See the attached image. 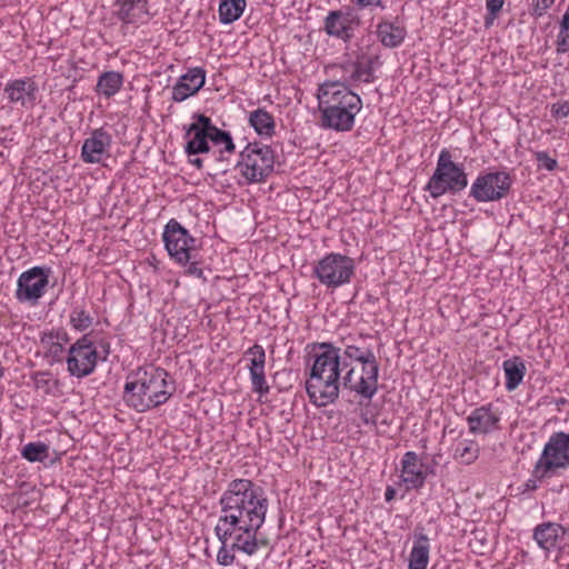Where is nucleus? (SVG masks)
<instances>
[{"label":"nucleus","instance_id":"nucleus-1","mask_svg":"<svg viewBox=\"0 0 569 569\" xmlns=\"http://www.w3.org/2000/svg\"><path fill=\"white\" fill-rule=\"evenodd\" d=\"M220 521L234 535L232 548L253 556L267 540H258L257 532L266 521L268 498L263 489L249 479H234L219 499Z\"/></svg>","mask_w":569,"mask_h":569},{"label":"nucleus","instance_id":"nucleus-2","mask_svg":"<svg viewBox=\"0 0 569 569\" xmlns=\"http://www.w3.org/2000/svg\"><path fill=\"white\" fill-rule=\"evenodd\" d=\"M313 350L306 391L310 402L320 408L339 398L341 372L349 367V362L341 361V348L332 342L315 343Z\"/></svg>","mask_w":569,"mask_h":569},{"label":"nucleus","instance_id":"nucleus-3","mask_svg":"<svg viewBox=\"0 0 569 569\" xmlns=\"http://www.w3.org/2000/svg\"><path fill=\"white\" fill-rule=\"evenodd\" d=\"M321 126L336 131H350L362 108L361 98L341 80L326 81L318 89Z\"/></svg>","mask_w":569,"mask_h":569},{"label":"nucleus","instance_id":"nucleus-4","mask_svg":"<svg viewBox=\"0 0 569 569\" xmlns=\"http://www.w3.org/2000/svg\"><path fill=\"white\" fill-rule=\"evenodd\" d=\"M169 373L162 368H139L127 377L123 391L126 403L138 412H146L168 401L174 388H170Z\"/></svg>","mask_w":569,"mask_h":569},{"label":"nucleus","instance_id":"nucleus-5","mask_svg":"<svg viewBox=\"0 0 569 569\" xmlns=\"http://www.w3.org/2000/svg\"><path fill=\"white\" fill-rule=\"evenodd\" d=\"M468 186V177L462 164L455 163L448 149H442L437 160V167L430 177L426 190L433 199L448 192L459 193Z\"/></svg>","mask_w":569,"mask_h":569},{"label":"nucleus","instance_id":"nucleus-6","mask_svg":"<svg viewBox=\"0 0 569 569\" xmlns=\"http://www.w3.org/2000/svg\"><path fill=\"white\" fill-rule=\"evenodd\" d=\"M355 272L356 262L352 258L330 252L315 263L312 277L328 289H336L349 283Z\"/></svg>","mask_w":569,"mask_h":569},{"label":"nucleus","instance_id":"nucleus-7","mask_svg":"<svg viewBox=\"0 0 569 569\" xmlns=\"http://www.w3.org/2000/svg\"><path fill=\"white\" fill-rule=\"evenodd\" d=\"M237 166L250 183L262 182L273 171L274 152L269 146L248 143L240 152Z\"/></svg>","mask_w":569,"mask_h":569},{"label":"nucleus","instance_id":"nucleus-8","mask_svg":"<svg viewBox=\"0 0 569 569\" xmlns=\"http://www.w3.org/2000/svg\"><path fill=\"white\" fill-rule=\"evenodd\" d=\"M569 468V432H553L537 460L533 473L537 479L550 476L557 470Z\"/></svg>","mask_w":569,"mask_h":569},{"label":"nucleus","instance_id":"nucleus-9","mask_svg":"<svg viewBox=\"0 0 569 569\" xmlns=\"http://www.w3.org/2000/svg\"><path fill=\"white\" fill-rule=\"evenodd\" d=\"M513 178L506 170L481 172L472 182L469 196L477 202H496L506 198Z\"/></svg>","mask_w":569,"mask_h":569},{"label":"nucleus","instance_id":"nucleus-10","mask_svg":"<svg viewBox=\"0 0 569 569\" xmlns=\"http://www.w3.org/2000/svg\"><path fill=\"white\" fill-rule=\"evenodd\" d=\"M99 355L89 335H83L68 350L66 359L70 376L78 379L90 376L97 367Z\"/></svg>","mask_w":569,"mask_h":569},{"label":"nucleus","instance_id":"nucleus-11","mask_svg":"<svg viewBox=\"0 0 569 569\" xmlns=\"http://www.w3.org/2000/svg\"><path fill=\"white\" fill-rule=\"evenodd\" d=\"M164 247L171 258L180 264L194 259L197 240L176 219H170L162 233Z\"/></svg>","mask_w":569,"mask_h":569},{"label":"nucleus","instance_id":"nucleus-12","mask_svg":"<svg viewBox=\"0 0 569 569\" xmlns=\"http://www.w3.org/2000/svg\"><path fill=\"white\" fill-rule=\"evenodd\" d=\"M50 269L44 267H32L23 271L17 281L16 299L21 303L36 306L46 293L49 283Z\"/></svg>","mask_w":569,"mask_h":569},{"label":"nucleus","instance_id":"nucleus-13","mask_svg":"<svg viewBox=\"0 0 569 569\" xmlns=\"http://www.w3.org/2000/svg\"><path fill=\"white\" fill-rule=\"evenodd\" d=\"M357 361L363 367L365 377L359 381L360 391L372 392L373 382L379 377V363L372 349L357 345H346L341 348V361Z\"/></svg>","mask_w":569,"mask_h":569},{"label":"nucleus","instance_id":"nucleus-14","mask_svg":"<svg viewBox=\"0 0 569 569\" xmlns=\"http://www.w3.org/2000/svg\"><path fill=\"white\" fill-rule=\"evenodd\" d=\"M358 24L359 18L351 10H331L323 20V30L330 37L349 42Z\"/></svg>","mask_w":569,"mask_h":569},{"label":"nucleus","instance_id":"nucleus-15","mask_svg":"<svg viewBox=\"0 0 569 569\" xmlns=\"http://www.w3.org/2000/svg\"><path fill=\"white\" fill-rule=\"evenodd\" d=\"M378 62L377 56L366 57L362 56L355 62H347L339 68L342 70L343 76L340 79L345 82L348 88L357 86L360 82L371 83L375 80V64ZM338 69L337 66H332L331 70Z\"/></svg>","mask_w":569,"mask_h":569},{"label":"nucleus","instance_id":"nucleus-16","mask_svg":"<svg viewBox=\"0 0 569 569\" xmlns=\"http://www.w3.org/2000/svg\"><path fill=\"white\" fill-rule=\"evenodd\" d=\"M111 144L112 137L108 131L103 128L94 129L82 143L81 160L89 164L101 163L110 157Z\"/></svg>","mask_w":569,"mask_h":569},{"label":"nucleus","instance_id":"nucleus-17","mask_svg":"<svg viewBox=\"0 0 569 569\" xmlns=\"http://www.w3.org/2000/svg\"><path fill=\"white\" fill-rule=\"evenodd\" d=\"M192 122L186 129V137H191L184 147V152L188 156L207 153L210 151L209 146V129H210V118L203 113H193Z\"/></svg>","mask_w":569,"mask_h":569},{"label":"nucleus","instance_id":"nucleus-18","mask_svg":"<svg viewBox=\"0 0 569 569\" xmlns=\"http://www.w3.org/2000/svg\"><path fill=\"white\" fill-rule=\"evenodd\" d=\"M206 81V71L201 67L189 69L182 74L172 88V100L182 102L189 97L196 94Z\"/></svg>","mask_w":569,"mask_h":569},{"label":"nucleus","instance_id":"nucleus-19","mask_svg":"<svg viewBox=\"0 0 569 569\" xmlns=\"http://www.w3.org/2000/svg\"><path fill=\"white\" fill-rule=\"evenodd\" d=\"M500 416L488 403L473 409L467 417L469 432L473 435H487L499 429Z\"/></svg>","mask_w":569,"mask_h":569},{"label":"nucleus","instance_id":"nucleus-20","mask_svg":"<svg viewBox=\"0 0 569 569\" xmlns=\"http://www.w3.org/2000/svg\"><path fill=\"white\" fill-rule=\"evenodd\" d=\"M37 91L38 87L31 78L11 80L4 87L8 100L21 107L33 106Z\"/></svg>","mask_w":569,"mask_h":569},{"label":"nucleus","instance_id":"nucleus-21","mask_svg":"<svg viewBox=\"0 0 569 569\" xmlns=\"http://www.w3.org/2000/svg\"><path fill=\"white\" fill-rule=\"evenodd\" d=\"M566 533L567 529L560 523L547 521L535 527L532 538L541 549L550 551L559 546Z\"/></svg>","mask_w":569,"mask_h":569},{"label":"nucleus","instance_id":"nucleus-22","mask_svg":"<svg viewBox=\"0 0 569 569\" xmlns=\"http://www.w3.org/2000/svg\"><path fill=\"white\" fill-rule=\"evenodd\" d=\"M419 458L413 451H407L401 460V478L408 489H420L425 486L427 475L433 470H421L418 467Z\"/></svg>","mask_w":569,"mask_h":569},{"label":"nucleus","instance_id":"nucleus-23","mask_svg":"<svg viewBox=\"0 0 569 569\" xmlns=\"http://www.w3.org/2000/svg\"><path fill=\"white\" fill-rule=\"evenodd\" d=\"M116 4L120 7L118 18L127 24L136 23L148 14V0H117Z\"/></svg>","mask_w":569,"mask_h":569},{"label":"nucleus","instance_id":"nucleus-24","mask_svg":"<svg viewBox=\"0 0 569 569\" xmlns=\"http://www.w3.org/2000/svg\"><path fill=\"white\" fill-rule=\"evenodd\" d=\"M429 551L430 543L428 536L423 532H416L408 569H427L429 563Z\"/></svg>","mask_w":569,"mask_h":569},{"label":"nucleus","instance_id":"nucleus-25","mask_svg":"<svg viewBox=\"0 0 569 569\" xmlns=\"http://www.w3.org/2000/svg\"><path fill=\"white\" fill-rule=\"evenodd\" d=\"M346 373L341 377L340 387L342 386L343 389L349 390L350 392H355L357 396H360L361 398L366 400H371L376 393L378 392V379L377 377L376 381L373 382V390L372 392H365L360 391L359 389V381L362 377H365L363 373V367H361V372L357 373L356 368L349 363L348 368H345Z\"/></svg>","mask_w":569,"mask_h":569},{"label":"nucleus","instance_id":"nucleus-26","mask_svg":"<svg viewBox=\"0 0 569 569\" xmlns=\"http://www.w3.org/2000/svg\"><path fill=\"white\" fill-rule=\"evenodd\" d=\"M377 34L387 48L399 47L406 38V28L393 22L382 21L377 27Z\"/></svg>","mask_w":569,"mask_h":569},{"label":"nucleus","instance_id":"nucleus-27","mask_svg":"<svg viewBox=\"0 0 569 569\" xmlns=\"http://www.w3.org/2000/svg\"><path fill=\"white\" fill-rule=\"evenodd\" d=\"M248 122L262 138H271L274 134V118L263 108H258L251 111L249 113Z\"/></svg>","mask_w":569,"mask_h":569},{"label":"nucleus","instance_id":"nucleus-28","mask_svg":"<svg viewBox=\"0 0 569 569\" xmlns=\"http://www.w3.org/2000/svg\"><path fill=\"white\" fill-rule=\"evenodd\" d=\"M214 532L221 543V547L217 553L218 563L224 567L232 565L236 559V549L232 548V543L228 545V540L231 538V533L224 522L220 521V518L218 519V523L214 527Z\"/></svg>","mask_w":569,"mask_h":569},{"label":"nucleus","instance_id":"nucleus-29","mask_svg":"<svg viewBox=\"0 0 569 569\" xmlns=\"http://www.w3.org/2000/svg\"><path fill=\"white\" fill-rule=\"evenodd\" d=\"M506 375V389L508 391L516 390L522 382L526 375V365L520 357H512L502 363Z\"/></svg>","mask_w":569,"mask_h":569},{"label":"nucleus","instance_id":"nucleus-30","mask_svg":"<svg viewBox=\"0 0 569 569\" xmlns=\"http://www.w3.org/2000/svg\"><path fill=\"white\" fill-rule=\"evenodd\" d=\"M123 84V74L118 71H106L98 78L96 91L106 98L114 96Z\"/></svg>","mask_w":569,"mask_h":569},{"label":"nucleus","instance_id":"nucleus-31","mask_svg":"<svg viewBox=\"0 0 569 569\" xmlns=\"http://www.w3.org/2000/svg\"><path fill=\"white\" fill-rule=\"evenodd\" d=\"M246 8V0H220L219 20L222 24L237 21Z\"/></svg>","mask_w":569,"mask_h":569},{"label":"nucleus","instance_id":"nucleus-32","mask_svg":"<svg viewBox=\"0 0 569 569\" xmlns=\"http://www.w3.org/2000/svg\"><path fill=\"white\" fill-rule=\"evenodd\" d=\"M480 453V448L472 440H463L459 442L455 449V459L460 460L465 465L475 462Z\"/></svg>","mask_w":569,"mask_h":569},{"label":"nucleus","instance_id":"nucleus-33","mask_svg":"<svg viewBox=\"0 0 569 569\" xmlns=\"http://www.w3.org/2000/svg\"><path fill=\"white\" fill-rule=\"evenodd\" d=\"M21 456L29 462H43L49 458V446L43 442H29L23 446Z\"/></svg>","mask_w":569,"mask_h":569},{"label":"nucleus","instance_id":"nucleus-34","mask_svg":"<svg viewBox=\"0 0 569 569\" xmlns=\"http://www.w3.org/2000/svg\"><path fill=\"white\" fill-rule=\"evenodd\" d=\"M209 140L213 144H223V150L220 151L222 153L223 151L232 153L234 152V143L232 140L231 134L228 131L221 130L218 127H216L212 121L210 120V129H209Z\"/></svg>","mask_w":569,"mask_h":569},{"label":"nucleus","instance_id":"nucleus-35","mask_svg":"<svg viewBox=\"0 0 569 569\" xmlns=\"http://www.w3.org/2000/svg\"><path fill=\"white\" fill-rule=\"evenodd\" d=\"M469 547L475 553L486 555L491 550V543L488 535L483 529H475L471 531Z\"/></svg>","mask_w":569,"mask_h":569},{"label":"nucleus","instance_id":"nucleus-36","mask_svg":"<svg viewBox=\"0 0 569 569\" xmlns=\"http://www.w3.org/2000/svg\"><path fill=\"white\" fill-rule=\"evenodd\" d=\"M244 356H251L250 365L248 366L249 373L264 369L266 351L262 346L253 345L246 351Z\"/></svg>","mask_w":569,"mask_h":569},{"label":"nucleus","instance_id":"nucleus-37","mask_svg":"<svg viewBox=\"0 0 569 569\" xmlns=\"http://www.w3.org/2000/svg\"><path fill=\"white\" fill-rule=\"evenodd\" d=\"M70 323L78 331H84L92 325V317L84 309H73L70 315Z\"/></svg>","mask_w":569,"mask_h":569},{"label":"nucleus","instance_id":"nucleus-38","mask_svg":"<svg viewBox=\"0 0 569 569\" xmlns=\"http://www.w3.org/2000/svg\"><path fill=\"white\" fill-rule=\"evenodd\" d=\"M556 51L558 54L569 51V22L567 17H562L560 21V30L556 41Z\"/></svg>","mask_w":569,"mask_h":569},{"label":"nucleus","instance_id":"nucleus-39","mask_svg":"<svg viewBox=\"0 0 569 569\" xmlns=\"http://www.w3.org/2000/svg\"><path fill=\"white\" fill-rule=\"evenodd\" d=\"M505 0H486V8L488 13L485 17V27L490 28L497 19Z\"/></svg>","mask_w":569,"mask_h":569},{"label":"nucleus","instance_id":"nucleus-40","mask_svg":"<svg viewBox=\"0 0 569 569\" xmlns=\"http://www.w3.org/2000/svg\"><path fill=\"white\" fill-rule=\"evenodd\" d=\"M250 380L252 385V390L260 396L267 395L269 392V386L266 380L264 369L251 372Z\"/></svg>","mask_w":569,"mask_h":569},{"label":"nucleus","instance_id":"nucleus-41","mask_svg":"<svg viewBox=\"0 0 569 569\" xmlns=\"http://www.w3.org/2000/svg\"><path fill=\"white\" fill-rule=\"evenodd\" d=\"M538 170L553 171L558 167L556 158H551L546 151L535 152Z\"/></svg>","mask_w":569,"mask_h":569},{"label":"nucleus","instance_id":"nucleus-42","mask_svg":"<svg viewBox=\"0 0 569 569\" xmlns=\"http://www.w3.org/2000/svg\"><path fill=\"white\" fill-rule=\"evenodd\" d=\"M51 373L49 371H37L31 376L33 387L49 393L51 390Z\"/></svg>","mask_w":569,"mask_h":569},{"label":"nucleus","instance_id":"nucleus-43","mask_svg":"<svg viewBox=\"0 0 569 569\" xmlns=\"http://www.w3.org/2000/svg\"><path fill=\"white\" fill-rule=\"evenodd\" d=\"M551 116L556 119L567 118L569 117V102H556L551 104L550 109Z\"/></svg>","mask_w":569,"mask_h":569},{"label":"nucleus","instance_id":"nucleus-44","mask_svg":"<svg viewBox=\"0 0 569 569\" xmlns=\"http://www.w3.org/2000/svg\"><path fill=\"white\" fill-rule=\"evenodd\" d=\"M48 339L50 341L59 342L63 346L70 340L68 332L63 329L57 330L56 332H50L48 335Z\"/></svg>","mask_w":569,"mask_h":569},{"label":"nucleus","instance_id":"nucleus-45","mask_svg":"<svg viewBox=\"0 0 569 569\" xmlns=\"http://www.w3.org/2000/svg\"><path fill=\"white\" fill-rule=\"evenodd\" d=\"M536 3H535V8H533V13L538 17H541L542 14H545L546 10L549 9L555 0H533Z\"/></svg>","mask_w":569,"mask_h":569},{"label":"nucleus","instance_id":"nucleus-46","mask_svg":"<svg viewBox=\"0 0 569 569\" xmlns=\"http://www.w3.org/2000/svg\"><path fill=\"white\" fill-rule=\"evenodd\" d=\"M187 273L197 278H203V270L198 267L197 261L190 260L188 262Z\"/></svg>","mask_w":569,"mask_h":569},{"label":"nucleus","instance_id":"nucleus-47","mask_svg":"<svg viewBox=\"0 0 569 569\" xmlns=\"http://www.w3.org/2000/svg\"><path fill=\"white\" fill-rule=\"evenodd\" d=\"M63 351V345H60L59 342L51 341L50 346V353L53 357H59Z\"/></svg>","mask_w":569,"mask_h":569},{"label":"nucleus","instance_id":"nucleus-48","mask_svg":"<svg viewBox=\"0 0 569 569\" xmlns=\"http://www.w3.org/2000/svg\"><path fill=\"white\" fill-rule=\"evenodd\" d=\"M523 491H533L538 488V485H537V479H528L525 483H523Z\"/></svg>","mask_w":569,"mask_h":569},{"label":"nucleus","instance_id":"nucleus-49","mask_svg":"<svg viewBox=\"0 0 569 569\" xmlns=\"http://www.w3.org/2000/svg\"><path fill=\"white\" fill-rule=\"evenodd\" d=\"M396 496V489L391 486H388L385 492L386 501H391Z\"/></svg>","mask_w":569,"mask_h":569},{"label":"nucleus","instance_id":"nucleus-50","mask_svg":"<svg viewBox=\"0 0 569 569\" xmlns=\"http://www.w3.org/2000/svg\"><path fill=\"white\" fill-rule=\"evenodd\" d=\"M357 4L360 7H368V6H376V2L373 0H356Z\"/></svg>","mask_w":569,"mask_h":569},{"label":"nucleus","instance_id":"nucleus-51","mask_svg":"<svg viewBox=\"0 0 569 569\" xmlns=\"http://www.w3.org/2000/svg\"><path fill=\"white\" fill-rule=\"evenodd\" d=\"M190 162L198 169H201L203 167V161L200 158L191 159Z\"/></svg>","mask_w":569,"mask_h":569},{"label":"nucleus","instance_id":"nucleus-52","mask_svg":"<svg viewBox=\"0 0 569 569\" xmlns=\"http://www.w3.org/2000/svg\"><path fill=\"white\" fill-rule=\"evenodd\" d=\"M103 350H104V353H106V356H104V357H107V356L109 355V352H110V350H109V343H106V345L103 346ZM103 360H106V358H103Z\"/></svg>","mask_w":569,"mask_h":569},{"label":"nucleus","instance_id":"nucleus-53","mask_svg":"<svg viewBox=\"0 0 569 569\" xmlns=\"http://www.w3.org/2000/svg\"><path fill=\"white\" fill-rule=\"evenodd\" d=\"M562 17H567L568 18V22H569V6H568V8H567V10H566V12L563 13Z\"/></svg>","mask_w":569,"mask_h":569},{"label":"nucleus","instance_id":"nucleus-54","mask_svg":"<svg viewBox=\"0 0 569 569\" xmlns=\"http://www.w3.org/2000/svg\"><path fill=\"white\" fill-rule=\"evenodd\" d=\"M3 375H4L3 368L0 367V379L3 377Z\"/></svg>","mask_w":569,"mask_h":569},{"label":"nucleus","instance_id":"nucleus-55","mask_svg":"<svg viewBox=\"0 0 569 569\" xmlns=\"http://www.w3.org/2000/svg\"><path fill=\"white\" fill-rule=\"evenodd\" d=\"M376 2V6H380L381 4V1L380 0H373Z\"/></svg>","mask_w":569,"mask_h":569},{"label":"nucleus","instance_id":"nucleus-56","mask_svg":"<svg viewBox=\"0 0 569 569\" xmlns=\"http://www.w3.org/2000/svg\"><path fill=\"white\" fill-rule=\"evenodd\" d=\"M567 569H569V565H568Z\"/></svg>","mask_w":569,"mask_h":569}]
</instances>
